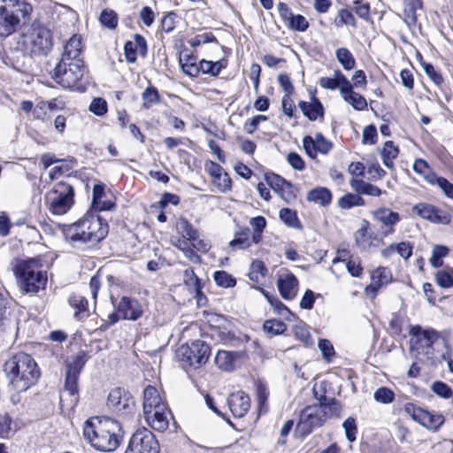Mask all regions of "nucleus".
<instances>
[{"instance_id":"4be33fe9","label":"nucleus","mask_w":453,"mask_h":453,"mask_svg":"<svg viewBox=\"0 0 453 453\" xmlns=\"http://www.w3.org/2000/svg\"><path fill=\"white\" fill-rule=\"evenodd\" d=\"M371 280V284L365 288V293L373 298L377 296L379 288L390 281V271L387 267H379L372 273Z\"/></svg>"},{"instance_id":"864d4df0","label":"nucleus","mask_w":453,"mask_h":453,"mask_svg":"<svg viewBox=\"0 0 453 453\" xmlns=\"http://www.w3.org/2000/svg\"><path fill=\"white\" fill-rule=\"evenodd\" d=\"M373 397L376 402L388 404L394 401L395 394L388 388L381 387L374 392Z\"/></svg>"},{"instance_id":"49530a36","label":"nucleus","mask_w":453,"mask_h":453,"mask_svg":"<svg viewBox=\"0 0 453 453\" xmlns=\"http://www.w3.org/2000/svg\"><path fill=\"white\" fill-rule=\"evenodd\" d=\"M79 375L65 374V392L68 393L71 396L74 397L72 402H77Z\"/></svg>"},{"instance_id":"13d9d810","label":"nucleus","mask_w":453,"mask_h":453,"mask_svg":"<svg viewBox=\"0 0 453 453\" xmlns=\"http://www.w3.org/2000/svg\"><path fill=\"white\" fill-rule=\"evenodd\" d=\"M432 391L438 396L449 399L452 396L451 388L442 381H435L431 386Z\"/></svg>"},{"instance_id":"a211bd4d","label":"nucleus","mask_w":453,"mask_h":453,"mask_svg":"<svg viewBox=\"0 0 453 453\" xmlns=\"http://www.w3.org/2000/svg\"><path fill=\"white\" fill-rule=\"evenodd\" d=\"M277 287L284 299L291 300L297 295L298 280L293 273L286 272L279 275Z\"/></svg>"},{"instance_id":"473e14b6","label":"nucleus","mask_w":453,"mask_h":453,"mask_svg":"<svg viewBox=\"0 0 453 453\" xmlns=\"http://www.w3.org/2000/svg\"><path fill=\"white\" fill-rule=\"evenodd\" d=\"M398 153L399 150L396 146H395L392 141H388L385 142L381 150V157L383 164L387 168H393L394 160L397 157Z\"/></svg>"},{"instance_id":"338daca9","label":"nucleus","mask_w":453,"mask_h":453,"mask_svg":"<svg viewBox=\"0 0 453 453\" xmlns=\"http://www.w3.org/2000/svg\"><path fill=\"white\" fill-rule=\"evenodd\" d=\"M266 181L271 186V188L277 193L283 187V185H285V187H288V180H286L280 175L274 173L271 175H266Z\"/></svg>"},{"instance_id":"4d7b16f0","label":"nucleus","mask_w":453,"mask_h":453,"mask_svg":"<svg viewBox=\"0 0 453 453\" xmlns=\"http://www.w3.org/2000/svg\"><path fill=\"white\" fill-rule=\"evenodd\" d=\"M334 25L338 27L343 25H350L354 27L356 25L355 18L349 11L342 9L339 11L338 15L334 19Z\"/></svg>"},{"instance_id":"a19ab883","label":"nucleus","mask_w":453,"mask_h":453,"mask_svg":"<svg viewBox=\"0 0 453 453\" xmlns=\"http://www.w3.org/2000/svg\"><path fill=\"white\" fill-rule=\"evenodd\" d=\"M428 182L437 185L447 197L453 199V184L446 178L433 175L428 178Z\"/></svg>"},{"instance_id":"4c0bfd02","label":"nucleus","mask_w":453,"mask_h":453,"mask_svg":"<svg viewBox=\"0 0 453 453\" xmlns=\"http://www.w3.org/2000/svg\"><path fill=\"white\" fill-rule=\"evenodd\" d=\"M225 67L226 64L223 60L213 62L203 59L199 63V73L217 76Z\"/></svg>"},{"instance_id":"6ab92c4d","label":"nucleus","mask_w":453,"mask_h":453,"mask_svg":"<svg viewBox=\"0 0 453 453\" xmlns=\"http://www.w3.org/2000/svg\"><path fill=\"white\" fill-rule=\"evenodd\" d=\"M124 52L128 63H134L137 59V55L145 57L147 54V42L143 36L135 34L132 41L125 43Z\"/></svg>"},{"instance_id":"f3484780","label":"nucleus","mask_w":453,"mask_h":453,"mask_svg":"<svg viewBox=\"0 0 453 453\" xmlns=\"http://www.w3.org/2000/svg\"><path fill=\"white\" fill-rule=\"evenodd\" d=\"M227 404L234 417L242 418L250 410V399L244 392L238 391L228 396Z\"/></svg>"},{"instance_id":"5fc2aeb1","label":"nucleus","mask_w":453,"mask_h":453,"mask_svg":"<svg viewBox=\"0 0 453 453\" xmlns=\"http://www.w3.org/2000/svg\"><path fill=\"white\" fill-rule=\"evenodd\" d=\"M270 304L274 308L275 311L285 319H288V317H294V314L284 305L277 297L270 296L265 295Z\"/></svg>"},{"instance_id":"680f3d73","label":"nucleus","mask_w":453,"mask_h":453,"mask_svg":"<svg viewBox=\"0 0 453 453\" xmlns=\"http://www.w3.org/2000/svg\"><path fill=\"white\" fill-rule=\"evenodd\" d=\"M345 430L346 438L349 442L356 441V434L357 428L356 426V420L353 418H348L342 424Z\"/></svg>"},{"instance_id":"b1692460","label":"nucleus","mask_w":453,"mask_h":453,"mask_svg":"<svg viewBox=\"0 0 453 453\" xmlns=\"http://www.w3.org/2000/svg\"><path fill=\"white\" fill-rule=\"evenodd\" d=\"M17 324L12 317L9 300L0 293V329L2 331H15Z\"/></svg>"},{"instance_id":"5701e85b","label":"nucleus","mask_w":453,"mask_h":453,"mask_svg":"<svg viewBox=\"0 0 453 453\" xmlns=\"http://www.w3.org/2000/svg\"><path fill=\"white\" fill-rule=\"evenodd\" d=\"M373 218L383 224L388 230L387 234L394 233V226L401 220V217L398 212L391 211L388 207H380L372 212Z\"/></svg>"},{"instance_id":"09e8293b","label":"nucleus","mask_w":453,"mask_h":453,"mask_svg":"<svg viewBox=\"0 0 453 453\" xmlns=\"http://www.w3.org/2000/svg\"><path fill=\"white\" fill-rule=\"evenodd\" d=\"M263 327L266 333L271 334L273 335L281 334L287 329V326L285 325V323L278 319L265 320Z\"/></svg>"},{"instance_id":"bb28decb","label":"nucleus","mask_w":453,"mask_h":453,"mask_svg":"<svg viewBox=\"0 0 453 453\" xmlns=\"http://www.w3.org/2000/svg\"><path fill=\"white\" fill-rule=\"evenodd\" d=\"M68 303L74 310L75 319L82 321L89 316L88 303L84 296L73 294L68 297Z\"/></svg>"},{"instance_id":"a18cd8bd","label":"nucleus","mask_w":453,"mask_h":453,"mask_svg":"<svg viewBox=\"0 0 453 453\" xmlns=\"http://www.w3.org/2000/svg\"><path fill=\"white\" fill-rule=\"evenodd\" d=\"M213 279L216 284L222 288H232L236 284V280L226 271H216Z\"/></svg>"},{"instance_id":"ea45409f","label":"nucleus","mask_w":453,"mask_h":453,"mask_svg":"<svg viewBox=\"0 0 453 453\" xmlns=\"http://www.w3.org/2000/svg\"><path fill=\"white\" fill-rule=\"evenodd\" d=\"M337 60L345 70H352L356 66V60L352 53L346 48H340L336 50Z\"/></svg>"},{"instance_id":"69168bd1","label":"nucleus","mask_w":453,"mask_h":453,"mask_svg":"<svg viewBox=\"0 0 453 453\" xmlns=\"http://www.w3.org/2000/svg\"><path fill=\"white\" fill-rule=\"evenodd\" d=\"M423 69L426 74L436 84L441 85L443 82V78L441 74L435 70L434 65L429 63L423 64Z\"/></svg>"},{"instance_id":"7c9ffc66","label":"nucleus","mask_w":453,"mask_h":453,"mask_svg":"<svg viewBox=\"0 0 453 453\" xmlns=\"http://www.w3.org/2000/svg\"><path fill=\"white\" fill-rule=\"evenodd\" d=\"M422 8L421 0H405L403 10V21L409 27H414L417 23V11Z\"/></svg>"},{"instance_id":"e433bc0d","label":"nucleus","mask_w":453,"mask_h":453,"mask_svg":"<svg viewBox=\"0 0 453 453\" xmlns=\"http://www.w3.org/2000/svg\"><path fill=\"white\" fill-rule=\"evenodd\" d=\"M365 203V200L357 193H348L338 201V206L343 210H349L355 206H363Z\"/></svg>"},{"instance_id":"412c9836","label":"nucleus","mask_w":453,"mask_h":453,"mask_svg":"<svg viewBox=\"0 0 453 453\" xmlns=\"http://www.w3.org/2000/svg\"><path fill=\"white\" fill-rule=\"evenodd\" d=\"M342 81H343L344 84V87L342 88L343 99L357 111L366 109V99L359 93L353 91V86L350 81L346 77H342Z\"/></svg>"},{"instance_id":"20e7f679","label":"nucleus","mask_w":453,"mask_h":453,"mask_svg":"<svg viewBox=\"0 0 453 453\" xmlns=\"http://www.w3.org/2000/svg\"><path fill=\"white\" fill-rule=\"evenodd\" d=\"M108 230L106 221L99 216L89 215L70 226L66 237L73 242L96 244L107 235Z\"/></svg>"},{"instance_id":"58836bf2","label":"nucleus","mask_w":453,"mask_h":453,"mask_svg":"<svg viewBox=\"0 0 453 453\" xmlns=\"http://www.w3.org/2000/svg\"><path fill=\"white\" fill-rule=\"evenodd\" d=\"M345 77L341 71L337 70L334 72V77H322L319 81V85L323 88L334 90L335 88H340L342 92V88L344 87L343 81H342V78Z\"/></svg>"},{"instance_id":"603ef678","label":"nucleus","mask_w":453,"mask_h":453,"mask_svg":"<svg viewBox=\"0 0 453 453\" xmlns=\"http://www.w3.org/2000/svg\"><path fill=\"white\" fill-rule=\"evenodd\" d=\"M142 99L144 101L143 107L146 109L150 108L153 104L159 102L160 96L157 89L153 87L147 88L142 92Z\"/></svg>"},{"instance_id":"c85d7f7f","label":"nucleus","mask_w":453,"mask_h":453,"mask_svg":"<svg viewBox=\"0 0 453 453\" xmlns=\"http://www.w3.org/2000/svg\"><path fill=\"white\" fill-rule=\"evenodd\" d=\"M349 185L359 196H380L382 194V190L380 188L360 179L353 178L349 180Z\"/></svg>"},{"instance_id":"c03bdc74","label":"nucleus","mask_w":453,"mask_h":453,"mask_svg":"<svg viewBox=\"0 0 453 453\" xmlns=\"http://www.w3.org/2000/svg\"><path fill=\"white\" fill-rule=\"evenodd\" d=\"M449 250L446 246L435 245L433 249L430 264L434 268H439L442 265V257L448 256Z\"/></svg>"},{"instance_id":"37998d69","label":"nucleus","mask_w":453,"mask_h":453,"mask_svg":"<svg viewBox=\"0 0 453 453\" xmlns=\"http://www.w3.org/2000/svg\"><path fill=\"white\" fill-rule=\"evenodd\" d=\"M16 431L12 418L7 413L0 414V437L9 438Z\"/></svg>"},{"instance_id":"2f4dec72","label":"nucleus","mask_w":453,"mask_h":453,"mask_svg":"<svg viewBox=\"0 0 453 453\" xmlns=\"http://www.w3.org/2000/svg\"><path fill=\"white\" fill-rule=\"evenodd\" d=\"M307 200L322 206H326L332 200V195L326 188H316L308 193Z\"/></svg>"},{"instance_id":"2eb2a0df","label":"nucleus","mask_w":453,"mask_h":453,"mask_svg":"<svg viewBox=\"0 0 453 453\" xmlns=\"http://www.w3.org/2000/svg\"><path fill=\"white\" fill-rule=\"evenodd\" d=\"M144 418L154 430L164 432L168 428L172 413L167 405H159L156 410L143 411Z\"/></svg>"},{"instance_id":"423d86ee","label":"nucleus","mask_w":453,"mask_h":453,"mask_svg":"<svg viewBox=\"0 0 453 453\" xmlns=\"http://www.w3.org/2000/svg\"><path fill=\"white\" fill-rule=\"evenodd\" d=\"M32 12L31 4L20 0H0V36L7 37L15 32L20 15Z\"/></svg>"},{"instance_id":"dca6fc26","label":"nucleus","mask_w":453,"mask_h":453,"mask_svg":"<svg viewBox=\"0 0 453 453\" xmlns=\"http://www.w3.org/2000/svg\"><path fill=\"white\" fill-rule=\"evenodd\" d=\"M419 217L435 224H448L449 222V215L442 210L426 203H419L413 207Z\"/></svg>"},{"instance_id":"0eeeda50","label":"nucleus","mask_w":453,"mask_h":453,"mask_svg":"<svg viewBox=\"0 0 453 453\" xmlns=\"http://www.w3.org/2000/svg\"><path fill=\"white\" fill-rule=\"evenodd\" d=\"M411 334L415 337L411 343V351L415 357L431 365H435L433 345L439 338L438 332L434 329H423L420 326H415L411 329Z\"/></svg>"},{"instance_id":"72a5a7b5","label":"nucleus","mask_w":453,"mask_h":453,"mask_svg":"<svg viewBox=\"0 0 453 453\" xmlns=\"http://www.w3.org/2000/svg\"><path fill=\"white\" fill-rule=\"evenodd\" d=\"M180 64L186 74L191 77H196L199 74V65L196 64V57L192 55L180 56Z\"/></svg>"},{"instance_id":"393cba45","label":"nucleus","mask_w":453,"mask_h":453,"mask_svg":"<svg viewBox=\"0 0 453 453\" xmlns=\"http://www.w3.org/2000/svg\"><path fill=\"white\" fill-rule=\"evenodd\" d=\"M82 52V42L81 37L79 35H73L65 45L64 52L61 59L65 60H83L81 56Z\"/></svg>"},{"instance_id":"cd10ccee","label":"nucleus","mask_w":453,"mask_h":453,"mask_svg":"<svg viewBox=\"0 0 453 453\" xmlns=\"http://www.w3.org/2000/svg\"><path fill=\"white\" fill-rule=\"evenodd\" d=\"M159 405H166V403L155 387L148 386L143 392V411L156 410Z\"/></svg>"},{"instance_id":"c756f323","label":"nucleus","mask_w":453,"mask_h":453,"mask_svg":"<svg viewBox=\"0 0 453 453\" xmlns=\"http://www.w3.org/2000/svg\"><path fill=\"white\" fill-rule=\"evenodd\" d=\"M240 356L239 352L219 350L215 357V364L219 369L231 371L234 369V363Z\"/></svg>"},{"instance_id":"774afa93","label":"nucleus","mask_w":453,"mask_h":453,"mask_svg":"<svg viewBox=\"0 0 453 453\" xmlns=\"http://www.w3.org/2000/svg\"><path fill=\"white\" fill-rule=\"evenodd\" d=\"M89 110L97 116H102L107 111V103L103 98H95L90 106Z\"/></svg>"},{"instance_id":"4468645a","label":"nucleus","mask_w":453,"mask_h":453,"mask_svg":"<svg viewBox=\"0 0 453 453\" xmlns=\"http://www.w3.org/2000/svg\"><path fill=\"white\" fill-rule=\"evenodd\" d=\"M28 42L33 56L46 55L53 46L50 30L42 26L33 27Z\"/></svg>"},{"instance_id":"a878e982","label":"nucleus","mask_w":453,"mask_h":453,"mask_svg":"<svg viewBox=\"0 0 453 453\" xmlns=\"http://www.w3.org/2000/svg\"><path fill=\"white\" fill-rule=\"evenodd\" d=\"M298 107L311 121L317 120L319 117L324 114L323 105L314 94H311V102L301 101Z\"/></svg>"},{"instance_id":"0e129e2a","label":"nucleus","mask_w":453,"mask_h":453,"mask_svg":"<svg viewBox=\"0 0 453 453\" xmlns=\"http://www.w3.org/2000/svg\"><path fill=\"white\" fill-rule=\"evenodd\" d=\"M314 140L318 152L326 155L331 150L332 143L327 141L322 134H316Z\"/></svg>"},{"instance_id":"79ce46f5","label":"nucleus","mask_w":453,"mask_h":453,"mask_svg":"<svg viewBox=\"0 0 453 453\" xmlns=\"http://www.w3.org/2000/svg\"><path fill=\"white\" fill-rule=\"evenodd\" d=\"M280 219L288 226L300 229L302 225L297 218L296 212L288 208L280 211Z\"/></svg>"},{"instance_id":"6e6d98bb","label":"nucleus","mask_w":453,"mask_h":453,"mask_svg":"<svg viewBox=\"0 0 453 453\" xmlns=\"http://www.w3.org/2000/svg\"><path fill=\"white\" fill-rule=\"evenodd\" d=\"M288 27L295 31L304 32L309 27V22L303 15L293 14Z\"/></svg>"},{"instance_id":"052dcab7","label":"nucleus","mask_w":453,"mask_h":453,"mask_svg":"<svg viewBox=\"0 0 453 453\" xmlns=\"http://www.w3.org/2000/svg\"><path fill=\"white\" fill-rule=\"evenodd\" d=\"M437 284L444 288L453 286V271H439L436 274Z\"/></svg>"},{"instance_id":"e2e57ef3","label":"nucleus","mask_w":453,"mask_h":453,"mask_svg":"<svg viewBox=\"0 0 453 453\" xmlns=\"http://www.w3.org/2000/svg\"><path fill=\"white\" fill-rule=\"evenodd\" d=\"M213 184L216 185L219 191L225 193L231 188V179L229 175L223 172L220 175L215 177L213 179Z\"/></svg>"},{"instance_id":"bf43d9fd","label":"nucleus","mask_w":453,"mask_h":453,"mask_svg":"<svg viewBox=\"0 0 453 453\" xmlns=\"http://www.w3.org/2000/svg\"><path fill=\"white\" fill-rule=\"evenodd\" d=\"M184 282L190 288L195 289L197 293L200 292V289H201L200 280L196 275L193 269L188 268L184 271Z\"/></svg>"},{"instance_id":"f704fd0d","label":"nucleus","mask_w":453,"mask_h":453,"mask_svg":"<svg viewBox=\"0 0 453 453\" xmlns=\"http://www.w3.org/2000/svg\"><path fill=\"white\" fill-rule=\"evenodd\" d=\"M179 233L189 242H196L199 234L196 228L185 219H180L177 223Z\"/></svg>"},{"instance_id":"f8f14e48","label":"nucleus","mask_w":453,"mask_h":453,"mask_svg":"<svg viewBox=\"0 0 453 453\" xmlns=\"http://www.w3.org/2000/svg\"><path fill=\"white\" fill-rule=\"evenodd\" d=\"M107 404L119 416L128 417L135 411V403L133 396L122 388H116L110 392Z\"/></svg>"},{"instance_id":"f257e3e1","label":"nucleus","mask_w":453,"mask_h":453,"mask_svg":"<svg viewBox=\"0 0 453 453\" xmlns=\"http://www.w3.org/2000/svg\"><path fill=\"white\" fill-rule=\"evenodd\" d=\"M83 437L96 450L112 452L120 444V424L109 417H92L83 425Z\"/></svg>"},{"instance_id":"f03ea898","label":"nucleus","mask_w":453,"mask_h":453,"mask_svg":"<svg viewBox=\"0 0 453 453\" xmlns=\"http://www.w3.org/2000/svg\"><path fill=\"white\" fill-rule=\"evenodd\" d=\"M4 372L16 392H24L35 384L40 370L35 359L25 352L10 357L4 365Z\"/></svg>"},{"instance_id":"3c124183","label":"nucleus","mask_w":453,"mask_h":453,"mask_svg":"<svg viewBox=\"0 0 453 453\" xmlns=\"http://www.w3.org/2000/svg\"><path fill=\"white\" fill-rule=\"evenodd\" d=\"M99 20L109 29H113L118 26V16L112 10H104L100 14Z\"/></svg>"},{"instance_id":"1a4fd4ad","label":"nucleus","mask_w":453,"mask_h":453,"mask_svg":"<svg viewBox=\"0 0 453 453\" xmlns=\"http://www.w3.org/2000/svg\"><path fill=\"white\" fill-rule=\"evenodd\" d=\"M73 187L67 182H58L47 194L46 201L50 211L54 215H64L74 202Z\"/></svg>"},{"instance_id":"c9c22d12","label":"nucleus","mask_w":453,"mask_h":453,"mask_svg":"<svg viewBox=\"0 0 453 453\" xmlns=\"http://www.w3.org/2000/svg\"><path fill=\"white\" fill-rule=\"evenodd\" d=\"M87 362V354L85 351H80L72 360L67 363L66 372L74 375H80Z\"/></svg>"},{"instance_id":"9d476101","label":"nucleus","mask_w":453,"mask_h":453,"mask_svg":"<svg viewBox=\"0 0 453 453\" xmlns=\"http://www.w3.org/2000/svg\"><path fill=\"white\" fill-rule=\"evenodd\" d=\"M210 353V346L202 340H195L189 344L180 346L177 350L180 360L194 367L204 365L209 359Z\"/></svg>"},{"instance_id":"8fccbe9b","label":"nucleus","mask_w":453,"mask_h":453,"mask_svg":"<svg viewBox=\"0 0 453 453\" xmlns=\"http://www.w3.org/2000/svg\"><path fill=\"white\" fill-rule=\"evenodd\" d=\"M250 231L249 228H246L245 230L237 233L234 238L230 242V246L232 247H237L239 249H246L251 245V242L250 240Z\"/></svg>"},{"instance_id":"7ed1b4c3","label":"nucleus","mask_w":453,"mask_h":453,"mask_svg":"<svg viewBox=\"0 0 453 453\" xmlns=\"http://www.w3.org/2000/svg\"><path fill=\"white\" fill-rule=\"evenodd\" d=\"M315 397L319 403L306 406L300 413L297 429L303 436L311 434L314 428L322 426L328 418H339L341 414V404L335 398L327 402L324 395L318 396L315 394Z\"/></svg>"},{"instance_id":"de8ad7c7","label":"nucleus","mask_w":453,"mask_h":453,"mask_svg":"<svg viewBox=\"0 0 453 453\" xmlns=\"http://www.w3.org/2000/svg\"><path fill=\"white\" fill-rule=\"evenodd\" d=\"M267 273L264 263L260 260H255L250 265V272L249 273V278L254 282H258L260 278L265 277Z\"/></svg>"},{"instance_id":"9b49d317","label":"nucleus","mask_w":453,"mask_h":453,"mask_svg":"<svg viewBox=\"0 0 453 453\" xmlns=\"http://www.w3.org/2000/svg\"><path fill=\"white\" fill-rule=\"evenodd\" d=\"M159 443L151 431L145 427L132 435L126 453H158Z\"/></svg>"},{"instance_id":"ddd939ff","label":"nucleus","mask_w":453,"mask_h":453,"mask_svg":"<svg viewBox=\"0 0 453 453\" xmlns=\"http://www.w3.org/2000/svg\"><path fill=\"white\" fill-rule=\"evenodd\" d=\"M404 411L414 421L429 430L436 431L444 423V417L441 414L430 412L411 403L405 404Z\"/></svg>"},{"instance_id":"39448f33","label":"nucleus","mask_w":453,"mask_h":453,"mask_svg":"<svg viewBox=\"0 0 453 453\" xmlns=\"http://www.w3.org/2000/svg\"><path fill=\"white\" fill-rule=\"evenodd\" d=\"M13 270L23 292L36 293L46 284L47 277L38 257L17 260Z\"/></svg>"},{"instance_id":"aec40b11","label":"nucleus","mask_w":453,"mask_h":453,"mask_svg":"<svg viewBox=\"0 0 453 453\" xmlns=\"http://www.w3.org/2000/svg\"><path fill=\"white\" fill-rule=\"evenodd\" d=\"M118 314L123 319L136 320L142 315L141 304L129 297H122L118 306Z\"/></svg>"},{"instance_id":"6e6552de","label":"nucleus","mask_w":453,"mask_h":453,"mask_svg":"<svg viewBox=\"0 0 453 453\" xmlns=\"http://www.w3.org/2000/svg\"><path fill=\"white\" fill-rule=\"evenodd\" d=\"M85 73L83 60H60L50 73L51 78L65 88H73L81 80Z\"/></svg>"}]
</instances>
